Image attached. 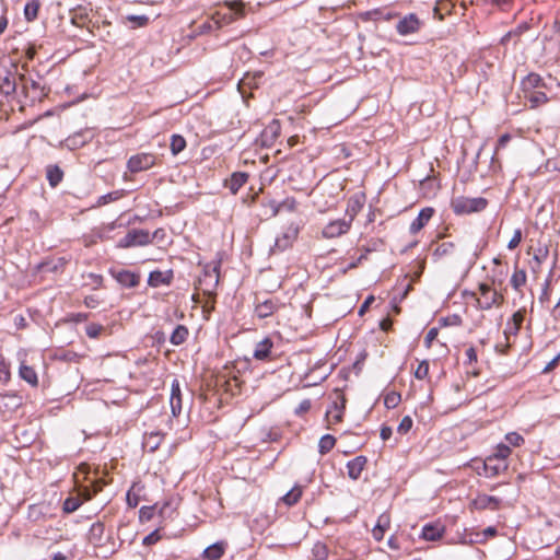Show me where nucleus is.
I'll return each mask as SVG.
<instances>
[{"label":"nucleus","instance_id":"nucleus-1","mask_svg":"<svg viewBox=\"0 0 560 560\" xmlns=\"http://www.w3.org/2000/svg\"><path fill=\"white\" fill-rule=\"evenodd\" d=\"M478 291L481 298H478L476 292L469 293L470 298L475 300L476 308L478 310L488 311L493 306H501L504 302L503 294L487 283H479Z\"/></svg>","mask_w":560,"mask_h":560},{"label":"nucleus","instance_id":"nucleus-2","mask_svg":"<svg viewBox=\"0 0 560 560\" xmlns=\"http://www.w3.org/2000/svg\"><path fill=\"white\" fill-rule=\"evenodd\" d=\"M219 268V264L207 265L198 279L197 289L208 298L217 295L215 291L220 279Z\"/></svg>","mask_w":560,"mask_h":560},{"label":"nucleus","instance_id":"nucleus-3","mask_svg":"<svg viewBox=\"0 0 560 560\" xmlns=\"http://www.w3.org/2000/svg\"><path fill=\"white\" fill-rule=\"evenodd\" d=\"M451 206L456 214H470L485 210L488 206V200L482 197L469 198L459 196L452 200Z\"/></svg>","mask_w":560,"mask_h":560},{"label":"nucleus","instance_id":"nucleus-4","mask_svg":"<svg viewBox=\"0 0 560 560\" xmlns=\"http://www.w3.org/2000/svg\"><path fill=\"white\" fill-rule=\"evenodd\" d=\"M225 5L229 9L228 12L217 11L212 14L215 30L221 28L223 25L231 24L245 15L244 3L242 1H229L225 2Z\"/></svg>","mask_w":560,"mask_h":560},{"label":"nucleus","instance_id":"nucleus-5","mask_svg":"<svg viewBox=\"0 0 560 560\" xmlns=\"http://www.w3.org/2000/svg\"><path fill=\"white\" fill-rule=\"evenodd\" d=\"M94 489L91 492L89 488H84L83 491L77 497H68L62 504V510L65 513H73L75 512L84 501H89L93 495L98 493L102 490L103 483L100 481L94 482Z\"/></svg>","mask_w":560,"mask_h":560},{"label":"nucleus","instance_id":"nucleus-6","mask_svg":"<svg viewBox=\"0 0 560 560\" xmlns=\"http://www.w3.org/2000/svg\"><path fill=\"white\" fill-rule=\"evenodd\" d=\"M19 80L22 84V93L32 103L42 101L47 95V91H45V88L39 82L28 79L25 74H19Z\"/></svg>","mask_w":560,"mask_h":560},{"label":"nucleus","instance_id":"nucleus-7","mask_svg":"<svg viewBox=\"0 0 560 560\" xmlns=\"http://www.w3.org/2000/svg\"><path fill=\"white\" fill-rule=\"evenodd\" d=\"M151 244V234L147 230L132 229L122 238L119 240L120 248H129L136 246H145Z\"/></svg>","mask_w":560,"mask_h":560},{"label":"nucleus","instance_id":"nucleus-8","mask_svg":"<svg viewBox=\"0 0 560 560\" xmlns=\"http://www.w3.org/2000/svg\"><path fill=\"white\" fill-rule=\"evenodd\" d=\"M156 158L152 153H138L129 158L127 167L131 173L147 171L155 164Z\"/></svg>","mask_w":560,"mask_h":560},{"label":"nucleus","instance_id":"nucleus-9","mask_svg":"<svg viewBox=\"0 0 560 560\" xmlns=\"http://www.w3.org/2000/svg\"><path fill=\"white\" fill-rule=\"evenodd\" d=\"M351 221L346 219H338L335 221L329 222L324 229H323V236L326 238H335L342 234H346L351 226Z\"/></svg>","mask_w":560,"mask_h":560},{"label":"nucleus","instance_id":"nucleus-10","mask_svg":"<svg viewBox=\"0 0 560 560\" xmlns=\"http://www.w3.org/2000/svg\"><path fill=\"white\" fill-rule=\"evenodd\" d=\"M420 20L415 13H409L404 16L396 25V31L399 35L406 36L417 33L420 30Z\"/></svg>","mask_w":560,"mask_h":560},{"label":"nucleus","instance_id":"nucleus-11","mask_svg":"<svg viewBox=\"0 0 560 560\" xmlns=\"http://www.w3.org/2000/svg\"><path fill=\"white\" fill-rule=\"evenodd\" d=\"M18 81L16 74L12 71H5L2 75L0 74V93L5 97H14L16 95Z\"/></svg>","mask_w":560,"mask_h":560},{"label":"nucleus","instance_id":"nucleus-12","mask_svg":"<svg viewBox=\"0 0 560 560\" xmlns=\"http://www.w3.org/2000/svg\"><path fill=\"white\" fill-rule=\"evenodd\" d=\"M281 306L282 304L278 299H267L256 304L255 315L264 319L275 314Z\"/></svg>","mask_w":560,"mask_h":560},{"label":"nucleus","instance_id":"nucleus-13","mask_svg":"<svg viewBox=\"0 0 560 560\" xmlns=\"http://www.w3.org/2000/svg\"><path fill=\"white\" fill-rule=\"evenodd\" d=\"M296 236L298 230L289 229L288 231L283 232L280 236L276 238L275 245L273 247H271L270 252L272 254H276L285 250L293 244Z\"/></svg>","mask_w":560,"mask_h":560},{"label":"nucleus","instance_id":"nucleus-14","mask_svg":"<svg viewBox=\"0 0 560 560\" xmlns=\"http://www.w3.org/2000/svg\"><path fill=\"white\" fill-rule=\"evenodd\" d=\"M509 467L508 462H500L495 456L489 455L483 462V470L487 477H497Z\"/></svg>","mask_w":560,"mask_h":560},{"label":"nucleus","instance_id":"nucleus-15","mask_svg":"<svg viewBox=\"0 0 560 560\" xmlns=\"http://www.w3.org/2000/svg\"><path fill=\"white\" fill-rule=\"evenodd\" d=\"M174 273L173 270L168 269L165 271L153 270L150 272L148 278V284L152 288H158L160 285H168L173 280Z\"/></svg>","mask_w":560,"mask_h":560},{"label":"nucleus","instance_id":"nucleus-16","mask_svg":"<svg viewBox=\"0 0 560 560\" xmlns=\"http://www.w3.org/2000/svg\"><path fill=\"white\" fill-rule=\"evenodd\" d=\"M182 401L183 400H182V392H180L179 382L177 380H174L172 382L171 397H170L171 410H172V415L174 417H178L180 415L182 409H183Z\"/></svg>","mask_w":560,"mask_h":560},{"label":"nucleus","instance_id":"nucleus-17","mask_svg":"<svg viewBox=\"0 0 560 560\" xmlns=\"http://www.w3.org/2000/svg\"><path fill=\"white\" fill-rule=\"evenodd\" d=\"M93 137L94 132L92 129H84L73 133L72 136H69L66 139V143L70 149H75L91 141Z\"/></svg>","mask_w":560,"mask_h":560},{"label":"nucleus","instance_id":"nucleus-18","mask_svg":"<svg viewBox=\"0 0 560 560\" xmlns=\"http://www.w3.org/2000/svg\"><path fill=\"white\" fill-rule=\"evenodd\" d=\"M434 209L427 207L420 210L418 213V217L411 222L409 226V232L411 234H417L420 230H422L425 224L431 220L433 217Z\"/></svg>","mask_w":560,"mask_h":560},{"label":"nucleus","instance_id":"nucleus-19","mask_svg":"<svg viewBox=\"0 0 560 560\" xmlns=\"http://www.w3.org/2000/svg\"><path fill=\"white\" fill-rule=\"evenodd\" d=\"M368 464V458L359 455L347 463L348 476L352 480H358Z\"/></svg>","mask_w":560,"mask_h":560},{"label":"nucleus","instance_id":"nucleus-20","mask_svg":"<svg viewBox=\"0 0 560 560\" xmlns=\"http://www.w3.org/2000/svg\"><path fill=\"white\" fill-rule=\"evenodd\" d=\"M248 174L245 172H235L231 175L229 179L225 180V187L230 189V191L235 195L240 190V188L247 182Z\"/></svg>","mask_w":560,"mask_h":560},{"label":"nucleus","instance_id":"nucleus-21","mask_svg":"<svg viewBox=\"0 0 560 560\" xmlns=\"http://www.w3.org/2000/svg\"><path fill=\"white\" fill-rule=\"evenodd\" d=\"M115 279L118 283L126 288H133L139 284V276L129 271V270H120L114 273Z\"/></svg>","mask_w":560,"mask_h":560},{"label":"nucleus","instance_id":"nucleus-22","mask_svg":"<svg viewBox=\"0 0 560 560\" xmlns=\"http://www.w3.org/2000/svg\"><path fill=\"white\" fill-rule=\"evenodd\" d=\"M272 347H273V343H272L271 339L265 338L264 340L259 341L256 345L254 353H253L254 358L256 360H261V361L267 360L270 357Z\"/></svg>","mask_w":560,"mask_h":560},{"label":"nucleus","instance_id":"nucleus-23","mask_svg":"<svg viewBox=\"0 0 560 560\" xmlns=\"http://www.w3.org/2000/svg\"><path fill=\"white\" fill-rule=\"evenodd\" d=\"M444 527L440 524H427L422 528L421 537L428 541H435L442 537Z\"/></svg>","mask_w":560,"mask_h":560},{"label":"nucleus","instance_id":"nucleus-24","mask_svg":"<svg viewBox=\"0 0 560 560\" xmlns=\"http://www.w3.org/2000/svg\"><path fill=\"white\" fill-rule=\"evenodd\" d=\"M472 504L478 510H485L488 508L495 510L500 504V500L492 495L481 494L474 500Z\"/></svg>","mask_w":560,"mask_h":560},{"label":"nucleus","instance_id":"nucleus-25","mask_svg":"<svg viewBox=\"0 0 560 560\" xmlns=\"http://www.w3.org/2000/svg\"><path fill=\"white\" fill-rule=\"evenodd\" d=\"M104 530L105 527L103 523L96 522L92 524L88 536L89 541L94 546H101L103 544Z\"/></svg>","mask_w":560,"mask_h":560},{"label":"nucleus","instance_id":"nucleus-26","mask_svg":"<svg viewBox=\"0 0 560 560\" xmlns=\"http://www.w3.org/2000/svg\"><path fill=\"white\" fill-rule=\"evenodd\" d=\"M270 207H271V210H272L271 215H277L282 210H285V211H289V212L295 211V209L298 207V202H296L295 198L290 197V198H285L280 203H277L276 201H272L270 203Z\"/></svg>","mask_w":560,"mask_h":560},{"label":"nucleus","instance_id":"nucleus-27","mask_svg":"<svg viewBox=\"0 0 560 560\" xmlns=\"http://www.w3.org/2000/svg\"><path fill=\"white\" fill-rule=\"evenodd\" d=\"M19 375L23 381H25L30 385L37 386V384H38L37 373L35 372V370L32 366L26 365L24 362H22L20 365Z\"/></svg>","mask_w":560,"mask_h":560},{"label":"nucleus","instance_id":"nucleus-28","mask_svg":"<svg viewBox=\"0 0 560 560\" xmlns=\"http://www.w3.org/2000/svg\"><path fill=\"white\" fill-rule=\"evenodd\" d=\"M46 176L51 187H57L62 178L63 172L58 165H48L46 168Z\"/></svg>","mask_w":560,"mask_h":560},{"label":"nucleus","instance_id":"nucleus-29","mask_svg":"<svg viewBox=\"0 0 560 560\" xmlns=\"http://www.w3.org/2000/svg\"><path fill=\"white\" fill-rule=\"evenodd\" d=\"M262 78V72H256L254 74L246 73L243 79L238 83L240 90L244 88L248 89H257L259 86L260 80Z\"/></svg>","mask_w":560,"mask_h":560},{"label":"nucleus","instance_id":"nucleus-30","mask_svg":"<svg viewBox=\"0 0 560 560\" xmlns=\"http://www.w3.org/2000/svg\"><path fill=\"white\" fill-rule=\"evenodd\" d=\"M188 334L186 326L177 325L170 337V341L174 346H179L186 341Z\"/></svg>","mask_w":560,"mask_h":560},{"label":"nucleus","instance_id":"nucleus-31","mask_svg":"<svg viewBox=\"0 0 560 560\" xmlns=\"http://www.w3.org/2000/svg\"><path fill=\"white\" fill-rule=\"evenodd\" d=\"M345 405H346V398L343 396H341L340 407L337 401L334 402L335 412L331 409L327 410V412H326V417L328 418L329 422L338 423L342 420V416H343L342 410L345 409Z\"/></svg>","mask_w":560,"mask_h":560},{"label":"nucleus","instance_id":"nucleus-32","mask_svg":"<svg viewBox=\"0 0 560 560\" xmlns=\"http://www.w3.org/2000/svg\"><path fill=\"white\" fill-rule=\"evenodd\" d=\"M224 553V545L222 542H215L207 547L203 551L205 558L209 560H218Z\"/></svg>","mask_w":560,"mask_h":560},{"label":"nucleus","instance_id":"nucleus-33","mask_svg":"<svg viewBox=\"0 0 560 560\" xmlns=\"http://www.w3.org/2000/svg\"><path fill=\"white\" fill-rule=\"evenodd\" d=\"M525 317V308L518 310L512 315L511 322L513 326L511 327V323H508V328L511 334L516 335L518 330L521 329V326L523 324Z\"/></svg>","mask_w":560,"mask_h":560},{"label":"nucleus","instance_id":"nucleus-34","mask_svg":"<svg viewBox=\"0 0 560 560\" xmlns=\"http://www.w3.org/2000/svg\"><path fill=\"white\" fill-rule=\"evenodd\" d=\"M302 493V487L295 486L282 497V501L289 506L294 505L301 499Z\"/></svg>","mask_w":560,"mask_h":560},{"label":"nucleus","instance_id":"nucleus-35","mask_svg":"<svg viewBox=\"0 0 560 560\" xmlns=\"http://www.w3.org/2000/svg\"><path fill=\"white\" fill-rule=\"evenodd\" d=\"M336 444V439L330 434H325L320 438L318 443V452L324 455L330 452Z\"/></svg>","mask_w":560,"mask_h":560},{"label":"nucleus","instance_id":"nucleus-36","mask_svg":"<svg viewBox=\"0 0 560 560\" xmlns=\"http://www.w3.org/2000/svg\"><path fill=\"white\" fill-rule=\"evenodd\" d=\"M40 3L37 0L28 1L24 8V15L27 21H34L39 11Z\"/></svg>","mask_w":560,"mask_h":560},{"label":"nucleus","instance_id":"nucleus-37","mask_svg":"<svg viewBox=\"0 0 560 560\" xmlns=\"http://www.w3.org/2000/svg\"><path fill=\"white\" fill-rule=\"evenodd\" d=\"M510 282L514 290L520 291V289L526 283L525 270L516 269L512 275Z\"/></svg>","mask_w":560,"mask_h":560},{"label":"nucleus","instance_id":"nucleus-38","mask_svg":"<svg viewBox=\"0 0 560 560\" xmlns=\"http://www.w3.org/2000/svg\"><path fill=\"white\" fill-rule=\"evenodd\" d=\"M542 79L537 73H529L522 82L523 89L527 92L530 89H535L541 85Z\"/></svg>","mask_w":560,"mask_h":560},{"label":"nucleus","instance_id":"nucleus-39","mask_svg":"<svg viewBox=\"0 0 560 560\" xmlns=\"http://www.w3.org/2000/svg\"><path fill=\"white\" fill-rule=\"evenodd\" d=\"M170 147L172 154L177 155L186 148V140L180 135H173Z\"/></svg>","mask_w":560,"mask_h":560},{"label":"nucleus","instance_id":"nucleus-40","mask_svg":"<svg viewBox=\"0 0 560 560\" xmlns=\"http://www.w3.org/2000/svg\"><path fill=\"white\" fill-rule=\"evenodd\" d=\"M328 549L323 542H316L312 548V560H327Z\"/></svg>","mask_w":560,"mask_h":560},{"label":"nucleus","instance_id":"nucleus-41","mask_svg":"<svg viewBox=\"0 0 560 560\" xmlns=\"http://www.w3.org/2000/svg\"><path fill=\"white\" fill-rule=\"evenodd\" d=\"M526 97L530 102L532 107H537L548 101L547 95L544 92L538 91L530 92Z\"/></svg>","mask_w":560,"mask_h":560},{"label":"nucleus","instance_id":"nucleus-42","mask_svg":"<svg viewBox=\"0 0 560 560\" xmlns=\"http://www.w3.org/2000/svg\"><path fill=\"white\" fill-rule=\"evenodd\" d=\"M511 455V448L510 446L505 444H499L497 446L495 453H493L491 456H495V458L500 462H508V457Z\"/></svg>","mask_w":560,"mask_h":560},{"label":"nucleus","instance_id":"nucleus-43","mask_svg":"<svg viewBox=\"0 0 560 560\" xmlns=\"http://www.w3.org/2000/svg\"><path fill=\"white\" fill-rule=\"evenodd\" d=\"M400 401V395L396 392H392L385 396L384 405L386 408H395Z\"/></svg>","mask_w":560,"mask_h":560},{"label":"nucleus","instance_id":"nucleus-44","mask_svg":"<svg viewBox=\"0 0 560 560\" xmlns=\"http://www.w3.org/2000/svg\"><path fill=\"white\" fill-rule=\"evenodd\" d=\"M86 20H88V14L85 12H83L81 9L74 11V13L71 18V22L74 25H78L80 27L85 26Z\"/></svg>","mask_w":560,"mask_h":560},{"label":"nucleus","instance_id":"nucleus-45","mask_svg":"<svg viewBox=\"0 0 560 560\" xmlns=\"http://www.w3.org/2000/svg\"><path fill=\"white\" fill-rule=\"evenodd\" d=\"M103 330L104 326L96 323H91L85 328V332L90 338H97Z\"/></svg>","mask_w":560,"mask_h":560},{"label":"nucleus","instance_id":"nucleus-46","mask_svg":"<svg viewBox=\"0 0 560 560\" xmlns=\"http://www.w3.org/2000/svg\"><path fill=\"white\" fill-rule=\"evenodd\" d=\"M412 423H413V421H412L411 417L405 416L401 419V421H400V423H399V425L397 428V432L399 434L408 433L410 431V429L412 428Z\"/></svg>","mask_w":560,"mask_h":560},{"label":"nucleus","instance_id":"nucleus-47","mask_svg":"<svg viewBox=\"0 0 560 560\" xmlns=\"http://www.w3.org/2000/svg\"><path fill=\"white\" fill-rule=\"evenodd\" d=\"M505 440L512 446H521L524 443V438L517 432H509L505 435Z\"/></svg>","mask_w":560,"mask_h":560},{"label":"nucleus","instance_id":"nucleus-48","mask_svg":"<svg viewBox=\"0 0 560 560\" xmlns=\"http://www.w3.org/2000/svg\"><path fill=\"white\" fill-rule=\"evenodd\" d=\"M120 197V194L118 191H112V192H108L106 195H103L101 196L98 199H97V206H104V205H107L112 201H115L117 200L118 198Z\"/></svg>","mask_w":560,"mask_h":560},{"label":"nucleus","instance_id":"nucleus-49","mask_svg":"<svg viewBox=\"0 0 560 560\" xmlns=\"http://www.w3.org/2000/svg\"><path fill=\"white\" fill-rule=\"evenodd\" d=\"M429 374V363L428 361H422L419 363L416 372H415V376L418 378V380H423L428 376Z\"/></svg>","mask_w":560,"mask_h":560},{"label":"nucleus","instance_id":"nucleus-50","mask_svg":"<svg viewBox=\"0 0 560 560\" xmlns=\"http://www.w3.org/2000/svg\"><path fill=\"white\" fill-rule=\"evenodd\" d=\"M127 19L138 27H142L149 22V18L147 15H128Z\"/></svg>","mask_w":560,"mask_h":560},{"label":"nucleus","instance_id":"nucleus-51","mask_svg":"<svg viewBox=\"0 0 560 560\" xmlns=\"http://www.w3.org/2000/svg\"><path fill=\"white\" fill-rule=\"evenodd\" d=\"M311 406H312L311 400L310 399H304L294 409V413L296 416H303L304 413H306L311 409Z\"/></svg>","mask_w":560,"mask_h":560},{"label":"nucleus","instance_id":"nucleus-52","mask_svg":"<svg viewBox=\"0 0 560 560\" xmlns=\"http://www.w3.org/2000/svg\"><path fill=\"white\" fill-rule=\"evenodd\" d=\"M439 329L436 327H432L427 332V336L424 338V346L425 348H431L433 340L438 337Z\"/></svg>","mask_w":560,"mask_h":560},{"label":"nucleus","instance_id":"nucleus-53","mask_svg":"<svg viewBox=\"0 0 560 560\" xmlns=\"http://www.w3.org/2000/svg\"><path fill=\"white\" fill-rule=\"evenodd\" d=\"M10 378V370L9 365L5 362L4 358L0 355V380L9 381Z\"/></svg>","mask_w":560,"mask_h":560},{"label":"nucleus","instance_id":"nucleus-54","mask_svg":"<svg viewBox=\"0 0 560 560\" xmlns=\"http://www.w3.org/2000/svg\"><path fill=\"white\" fill-rule=\"evenodd\" d=\"M521 241H522V231L520 229H517L514 231V234L508 244V248L509 249L516 248L520 245Z\"/></svg>","mask_w":560,"mask_h":560},{"label":"nucleus","instance_id":"nucleus-55","mask_svg":"<svg viewBox=\"0 0 560 560\" xmlns=\"http://www.w3.org/2000/svg\"><path fill=\"white\" fill-rule=\"evenodd\" d=\"M375 525L386 530L389 527V525H390V516H389V514L388 513H382L377 517V522H376Z\"/></svg>","mask_w":560,"mask_h":560},{"label":"nucleus","instance_id":"nucleus-56","mask_svg":"<svg viewBox=\"0 0 560 560\" xmlns=\"http://www.w3.org/2000/svg\"><path fill=\"white\" fill-rule=\"evenodd\" d=\"M215 30V25H214V21L212 20V16L207 20L206 22H203L202 24L199 25V33L200 34H206V33H209L211 31Z\"/></svg>","mask_w":560,"mask_h":560},{"label":"nucleus","instance_id":"nucleus-57","mask_svg":"<svg viewBox=\"0 0 560 560\" xmlns=\"http://www.w3.org/2000/svg\"><path fill=\"white\" fill-rule=\"evenodd\" d=\"M161 536L159 534V530H154L152 533H150L149 535H147L144 538H143V545L145 546H150V545H153L155 542H158L160 540Z\"/></svg>","mask_w":560,"mask_h":560},{"label":"nucleus","instance_id":"nucleus-58","mask_svg":"<svg viewBox=\"0 0 560 560\" xmlns=\"http://www.w3.org/2000/svg\"><path fill=\"white\" fill-rule=\"evenodd\" d=\"M153 511H154V508L153 506H142L140 509V520L142 521H149L151 520V517L153 516Z\"/></svg>","mask_w":560,"mask_h":560},{"label":"nucleus","instance_id":"nucleus-59","mask_svg":"<svg viewBox=\"0 0 560 560\" xmlns=\"http://www.w3.org/2000/svg\"><path fill=\"white\" fill-rule=\"evenodd\" d=\"M453 244L452 243H444L442 244L441 246H439L435 250V255L436 256H443V255H446L448 253H451L452 248H453Z\"/></svg>","mask_w":560,"mask_h":560},{"label":"nucleus","instance_id":"nucleus-60","mask_svg":"<svg viewBox=\"0 0 560 560\" xmlns=\"http://www.w3.org/2000/svg\"><path fill=\"white\" fill-rule=\"evenodd\" d=\"M560 361V353L557 354L542 370V373H549L557 368Z\"/></svg>","mask_w":560,"mask_h":560},{"label":"nucleus","instance_id":"nucleus-61","mask_svg":"<svg viewBox=\"0 0 560 560\" xmlns=\"http://www.w3.org/2000/svg\"><path fill=\"white\" fill-rule=\"evenodd\" d=\"M467 364H472L477 362V352L474 347H469L466 350Z\"/></svg>","mask_w":560,"mask_h":560},{"label":"nucleus","instance_id":"nucleus-62","mask_svg":"<svg viewBox=\"0 0 560 560\" xmlns=\"http://www.w3.org/2000/svg\"><path fill=\"white\" fill-rule=\"evenodd\" d=\"M510 140H511V136H510L509 133H504V135H502V136L499 138V140H498L497 148H495V153H497L500 149L504 148V147L509 143V141H510Z\"/></svg>","mask_w":560,"mask_h":560},{"label":"nucleus","instance_id":"nucleus-63","mask_svg":"<svg viewBox=\"0 0 560 560\" xmlns=\"http://www.w3.org/2000/svg\"><path fill=\"white\" fill-rule=\"evenodd\" d=\"M150 440H152L151 450L154 451L159 446L161 441L160 433H151L150 436L148 438L147 444L150 443Z\"/></svg>","mask_w":560,"mask_h":560},{"label":"nucleus","instance_id":"nucleus-64","mask_svg":"<svg viewBox=\"0 0 560 560\" xmlns=\"http://www.w3.org/2000/svg\"><path fill=\"white\" fill-rule=\"evenodd\" d=\"M385 532V529L375 525L372 529V536L376 541H381L384 538Z\"/></svg>","mask_w":560,"mask_h":560}]
</instances>
